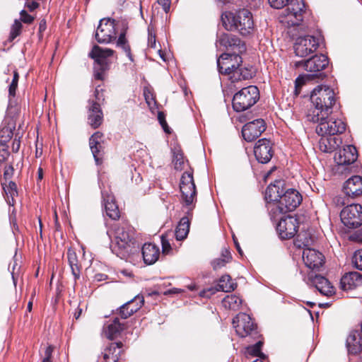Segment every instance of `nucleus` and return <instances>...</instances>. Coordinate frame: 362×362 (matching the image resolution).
Here are the masks:
<instances>
[{"instance_id":"nucleus-1","label":"nucleus","mask_w":362,"mask_h":362,"mask_svg":"<svg viewBox=\"0 0 362 362\" xmlns=\"http://www.w3.org/2000/svg\"><path fill=\"white\" fill-rule=\"evenodd\" d=\"M216 47H223L230 53H223L217 59V67L220 74H230L233 69L242 64L240 54L245 52V43L239 37L232 34L222 33L217 37Z\"/></svg>"},{"instance_id":"nucleus-2","label":"nucleus","mask_w":362,"mask_h":362,"mask_svg":"<svg viewBox=\"0 0 362 362\" xmlns=\"http://www.w3.org/2000/svg\"><path fill=\"white\" fill-rule=\"evenodd\" d=\"M334 90L326 86H318L311 92L310 101L313 108L308 110L306 117L309 122H319L332 113L336 103Z\"/></svg>"},{"instance_id":"nucleus-3","label":"nucleus","mask_w":362,"mask_h":362,"mask_svg":"<svg viewBox=\"0 0 362 362\" xmlns=\"http://www.w3.org/2000/svg\"><path fill=\"white\" fill-rule=\"evenodd\" d=\"M222 22L228 30H237L242 35H250L255 29L252 13L245 8L235 13L226 12L222 15Z\"/></svg>"},{"instance_id":"nucleus-4","label":"nucleus","mask_w":362,"mask_h":362,"mask_svg":"<svg viewBox=\"0 0 362 362\" xmlns=\"http://www.w3.org/2000/svg\"><path fill=\"white\" fill-rule=\"evenodd\" d=\"M268 2L276 9L287 6L281 14V22L287 26L299 25L303 21L305 13V6L303 0H268Z\"/></svg>"},{"instance_id":"nucleus-5","label":"nucleus","mask_w":362,"mask_h":362,"mask_svg":"<svg viewBox=\"0 0 362 362\" xmlns=\"http://www.w3.org/2000/svg\"><path fill=\"white\" fill-rule=\"evenodd\" d=\"M301 194L295 189H288L280 197L278 202L269 205L268 210L272 219L296 209L302 202Z\"/></svg>"},{"instance_id":"nucleus-6","label":"nucleus","mask_w":362,"mask_h":362,"mask_svg":"<svg viewBox=\"0 0 362 362\" xmlns=\"http://www.w3.org/2000/svg\"><path fill=\"white\" fill-rule=\"evenodd\" d=\"M115 240L111 245L112 251L117 256L124 258L132 252L134 236L133 228L127 223H123L114 226Z\"/></svg>"},{"instance_id":"nucleus-7","label":"nucleus","mask_w":362,"mask_h":362,"mask_svg":"<svg viewBox=\"0 0 362 362\" xmlns=\"http://www.w3.org/2000/svg\"><path fill=\"white\" fill-rule=\"evenodd\" d=\"M259 99L257 86H249L242 88L233 98V108L235 112H243L252 107Z\"/></svg>"},{"instance_id":"nucleus-8","label":"nucleus","mask_w":362,"mask_h":362,"mask_svg":"<svg viewBox=\"0 0 362 362\" xmlns=\"http://www.w3.org/2000/svg\"><path fill=\"white\" fill-rule=\"evenodd\" d=\"M302 241L301 235L297 236L296 243L298 247H305L303 251V260L307 267L310 269H318L324 264V256L323 255L314 249L308 247L310 242V239L305 238V240L302 243H298Z\"/></svg>"},{"instance_id":"nucleus-9","label":"nucleus","mask_w":362,"mask_h":362,"mask_svg":"<svg viewBox=\"0 0 362 362\" xmlns=\"http://www.w3.org/2000/svg\"><path fill=\"white\" fill-rule=\"evenodd\" d=\"M116 21L110 18L101 19L98 25L95 37L98 43L108 44L117 38Z\"/></svg>"},{"instance_id":"nucleus-10","label":"nucleus","mask_w":362,"mask_h":362,"mask_svg":"<svg viewBox=\"0 0 362 362\" xmlns=\"http://www.w3.org/2000/svg\"><path fill=\"white\" fill-rule=\"evenodd\" d=\"M317 123L316 127V133L318 135L334 136L341 134L345 132L346 124L341 119H335L330 115L327 119L319 122H313Z\"/></svg>"},{"instance_id":"nucleus-11","label":"nucleus","mask_w":362,"mask_h":362,"mask_svg":"<svg viewBox=\"0 0 362 362\" xmlns=\"http://www.w3.org/2000/svg\"><path fill=\"white\" fill-rule=\"evenodd\" d=\"M341 222L349 228H358L362 224V206L360 204H349L340 214Z\"/></svg>"},{"instance_id":"nucleus-12","label":"nucleus","mask_w":362,"mask_h":362,"mask_svg":"<svg viewBox=\"0 0 362 362\" xmlns=\"http://www.w3.org/2000/svg\"><path fill=\"white\" fill-rule=\"evenodd\" d=\"M235 330L240 337H246L257 333V325L252 317L244 313H240L233 319Z\"/></svg>"},{"instance_id":"nucleus-13","label":"nucleus","mask_w":362,"mask_h":362,"mask_svg":"<svg viewBox=\"0 0 362 362\" xmlns=\"http://www.w3.org/2000/svg\"><path fill=\"white\" fill-rule=\"evenodd\" d=\"M319 47V38L313 35L300 36L296 38L293 45L296 54L300 57H305L313 53Z\"/></svg>"},{"instance_id":"nucleus-14","label":"nucleus","mask_w":362,"mask_h":362,"mask_svg":"<svg viewBox=\"0 0 362 362\" xmlns=\"http://www.w3.org/2000/svg\"><path fill=\"white\" fill-rule=\"evenodd\" d=\"M114 54V50L109 48H102L98 45H94L89 57L95 60V62L100 66L101 72H97L95 74V78L102 79V73L107 69V59Z\"/></svg>"},{"instance_id":"nucleus-15","label":"nucleus","mask_w":362,"mask_h":362,"mask_svg":"<svg viewBox=\"0 0 362 362\" xmlns=\"http://www.w3.org/2000/svg\"><path fill=\"white\" fill-rule=\"evenodd\" d=\"M298 228V223L296 218L293 216H287L280 218L276 230L282 239H290L296 234Z\"/></svg>"},{"instance_id":"nucleus-16","label":"nucleus","mask_w":362,"mask_h":362,"mask_svg":"<svg viewBox=\"0 0 362 362\" xmlns=\"http://www.w3.org/2000/svg\"><path fill=\"white\" fill-rule=\"evenodd\" d=\"M266 129L265 122L262 119H257L245 124L242 129L243 139L251 142L258 138Z\"/></svg>"},{"instance_id":"nucleus-17","label":"nucleus","mask_w":362,"mask_h":362,"mask_svg":"<svg viewBox=\"0 0 362 362\" xmlns=\"http://www.w3.org/2000/svg\"><path fill=\"white\" fill-rule=\"evenodd\" d=\"M256 159L261 163H267L273 156L272 141L267 139H259L254 147Z\"/></svg>"},{"instance_id":"nucleus-18","label":"nucleus","mask_w":362,"mask_h":362,"mask_svg":"<svg viewBox=\"0 0 362 362\" xmlns=\"http://www.w3.org/2000/svg\"><path fill=\"white\" fill-rule=\"evenodd\" d=\"M328 64V57L324 54H320L315 55L308 60L299 62L296 65L302 66L307 71L317 73L325 69Z\"/></svg>"},{"instance_id":"nucleus-19","label":"nucleus","mask_w":362,"mask_h":362,"mask_svg":"<svg viewBox=\"0 0 362 362\" xmlns=\"http://www.w3.org/2000/svg\"><path fill=\"white\" fill-rule=\"evenodd\" d=\"M308 284L315 286L316 289L324 296H332L334 293V288L325 277L310 273L308 274Z\"/></svg>"},{"instance_id":"nucleus-20","label":"nucleus","mask_w":362,"mask_h":362,"mask_svg":"<svg viewBox=\"0 0 362 362\" xmlns=\"http://www.w3.org/2000/svg\"><path fill=\"white\" fill-rule=\"evenodd\" d=\"M357 157L356 147L353 145H348L335 153L334 160L339 165H346L354 163Z\"/></svg>"},{"instance_id":"nucleus-21","label":"nucleus","mask_w":362,"mask_h":362,"mask_svg":"<svg viewBox=\"0 0 362 362\" xmlns=\"http://www.w3.org/2000/svg\"><path fill=\"white\" fill-rule=\"evenodd\" d=\"M89 145L96 164H100L104 154L103 134L94 133L89 139Z\"/></svg>"},{"instance_id":"nucleus-22","label":"nucleus","mask_w":362,"mask_h":362,"mask_svg":"<svg viewBox=\"0 0 362 362\" xmlns=\"http://www.w3.org/2000/svg\"><path fill=\"white\" fill-rule=\"evenodd\" d=\"M235 288V284L232 281L229 275H223L215 288H210L208 290H204L200 293L202 297L209 298L216 291L230 292Z\"/></svg>"},{"instance_id":"nucleus-23","label":"nucleus","mask_w":362,"mask_h":362,"mask_svg":"<svg viewBox=\"0 0 362 362\" xmlns=\"http://www.w3.org/2000/svg\"><path fill=\"white\" fill-rule=\"evenodd\" d=\"M343 191L346 197L355 198L362 194V177L358 175L352 176L344 184Z\"/></svg>"},{"instance_id":"nucleus-24","label":"nucleus","mask_w":362,"mask_h":362,"mask_svg":"<svg viewBox=\"0 0 362 362\" xmlns=\"http://www.w3.org/2000/svg\"><path fill=\"white\" fill-rule=\"evenodd\" d=\"M144 303L142 296H136L119 308V315L122 319H127L139 310Z\"/></svg>"},{"instance_id":"nucleus-25","label":"nucleus","mask_w":362,"mask_h":362,"mask_svg":"<svg viewBox=\"0 0 362 362\" xmlns=\"http://www.w3.org/2000/svg\"><path fill=\"white\" fill-rule=\"evenodd\" d=\"M101 195L107 216L113 220L118 219L119 218V211L115 202L114 197L103 189H101Z\"/></svg>"},{"instance_id":"nucleus-26","label":"nucleus","mask_w":362,"mask_h":362,"mask_svg":"<svg viewBox=\"0 0 362 362\" xmlns=\"http://www.w3.org/2000/svg\"><path fill=\"white\" fill-rule=\"evenodd\" d=\"M88 103V123L93 128L96 129L103 122V114L98 102L89 100Z\"/></svg>"},{"instance_id":"nucleus-27","label":"nucleus","mask_w":362,"mask_h":362,"mask_svg":"<svg viewBox=\"0 0 362 362\" xmlns=\"http://www.w3.org/2000/svg\"><path fill=\"white\" fill-rule=\"evenodd\" d=\"M346 346L351 354H358L362 351V322L360 330L350 332L346 339Z\"/></svg>"},{"instance_id":"nucleus-28","label":"nucleus","mask_w":362,"mask_h":362,"mask_svg":"<svg viewBox=\"0 0 362 362\" xmlns=\"http://www.w3.org/2000/svg\"><path fill=\"white\" fill-rule=\"evenodd\" d=\"M122 346V342L110 343L102 352L99 362H118Z\"/></svg>"},{"instance_id":"nucleus-29","label":"nucleus","mask_w":362,"mask_h":362,"mask_svg":"<svg viewBox=\"0 0 362 362\" xmlns=\"http://www.w3.org/2000/svg\"><path fill=\"white\" fill-rule=\"evenodd\" d=\"M362 285V275L357 272H351L344 274L340 281L341 288L344 291L352 290Z\"/></svg>"},{"instance_id":"nucleus-30","label":"nucleus","mask_w":362,"mask_h":362,"mask_svg":"<svg viewBox=\"0 0 362 362\" xmlns=\"http://www.w3.org/2000/svg\"><path fill=\"white\" fill-rule=\"evenodd\" d=\"M141 252L144 262L148 265L156 263L160 256L159 247L152 243H145Z\"/></svg>"},{"instance_id":"nucleus-31","label":"nucleus","mask_w":362,"mask_h":362,"mask_svg":"<svg viewBox=\"0 0 362 362\" xmlns=\"http://www.w3.org/2000/svg\"><path fill=\"white\" fill-rule=\"evenodd\" d=\"M321 138L319 140V148L320 151L325 153H330L337 149L342 141L339 138L333 137L329 135H320Z\"/></svg>"},{"instance_id":"nucleus-32","label":"nucleus","mask_w":362,"mask_h":362,"mask_svg":"<svg viewBox=\"0 0 362 362\" xmlns=\"http://www.w3.org/2000/svg\"><path fill=\"white\" fill-rule=\"evenodd\" d=\"M182 194V199L186 206L192 210L194 206V202L196 201L197 191L195 185L180 186Z\"/></svg>"},{"instance_id":"nucleus-33","label":"nucleus","mask_w":362,"mask_h":362,"mask_svg":"<svg viewBox=\"0 0 362 362\" xmlns=\"http://www.w3.org/2000/svg\"><path fill=\"white\" fill-rule=\"evenodd\" d=\"M230 77V80L233 82H238L242 80H247L252 77L253 71L252 69L242 67L238 66V68L233 69L230 74H227Z\"/></svg>"},{"instance_id":"nucleus-34","label":"nucleus","mask_w":362,"mask_h":362,"mask_svg":"<svg viewBox=\"0 0 362 362\" xmlns=\"http://www.w3.org/2000/svg\"><path fill=\"white\" fill-rule=\"evenodd\" d=\"M281 182H277L276 184L269 185L265 193V198L268 202L267 207L273 202H278L282 196V189L281 190Z\"/></svg>"},{"instance_id":"nucleus-35","label":"nucleus","mask_w":362,"mask_h":362,"mask_svg":"<svg viewBox=\"0 0 362 362\" xmlns=\"http://www.w3.org/2000/svg\"><path fill=\"white\" fill-rule=\"evenodd\" d=\"M127 30V26L126 24H123V30L120 33L118 39L117 40L116 45L117 47L122 49V50L125 52L127 57L130 61L133 62V57L131 52V48L128 43V40L126 38V33Z\"/></svg>"},{"instance_id":"nucleus-36","label":"nucleus","mask_w":362,"mask_h":362,"mask_svg":"<svg viewBox=\"0 0 362 362\" xmlns=\"http://www.w3.org/2000/svg\"><path fill=\"white\" fill-rule=\"evenodd\" d=\"M124 329V325L119 322L118 317H115L112 322L107 325L105 334L110 339L117 337Z\"/></svg>"},{"instance_id":"nucleus-37","label":"nucleus","mask_w":362,"mask_h":362,"mask_svg":"<svg viewBox=\"0 0 362 362\" xmlns=\"http://www.w3.org/2000/svg\"><path fill=\"white\" fill-rule=\"evenodd\" d=\"M4 191L6 194V199L8 205L13 206L15 204V197L18 196L17 185L13 181H9L6 185L2 183Z\"/></svg>"},{"instance_id":"nucleus-38","label":"nucleus","mask_w":362,"mask_h":362,"mask_svg":"<svg viewBox=\"0 0 362 362\" xmlns=\"http://www.w3.org/2000/svg\"><path fill=\"white\" fill-rule=\"evenodd\" d=\"M189 221L187 217H182L175 232V238L177 240H182L185 239L189 231Z\"/></svg>"},{"instance_id":"nucleus-39","label":"nucleus","mask_w":362,"mask_h":362,"mask_svg":"<svg viewBox=\"0 0 362 362\" xmlns=\"http://www.w3.org/2000/svg\"><path fill=\"white\" fill-rule=\"evenodd\" d=\"M222 304L226 308L236 310L240 307L242 299L234 294L228 295L222 300Z\"/></svg>"},{"instance_id":"nucleus-40","label":"nucleus","mask_w":362,"mask_h":362,"mask_svg":"<svg viewBox=\"0 0 362 362\" xmlns=\"http://www.w3.org/2000/svg\"><path fill=\"white\" fill-rule=\"evenodd\" d=\"M22 24L20 21L15 20L13 24L11 26L9 40H13L17 36L21 33Z\"/></svg>"},{"instance_id":"nucleus-41","label":"nucleus","mask_w":362,"mask_h":362,"mask_svg":"<svg viewBox=\"0 0 362 362\" xmlns=\"http://www.w3.org/2000/svg\"><path fill=\"white\" fill-rule=\"evenodd\" d=\"M195 185L192 172H185L180 179V186Z\"/></svg>"},{"instance_id":"nucleus-42","label":"nucleus","mask_w":362,"mask_h":362,"mask_svg":"<svg viewBox=\"0 0 362 362\" xmlns=\"http://www.w3.org/2000/svg\"><path fill=\"white\" fill-rule=\"evenodd\" d=\"M262 342L259 341L255 345L247 347V351L250 354L255 356L264 357L263 354L261 352Z\"/></svg>"},{"instance_id":"nucleus-43","label":"nucleus","mask_w":362,"mask_h":362,"mask_svg":"<svg viewBox=\"0 0 362 362\" xmlns=\"http://www.w3.org/2000/svg\"><path fill=\"white\" fill-rule=\"evenodd\" d=\"M19 79V75L17 71H14L13 80L9 85L8 93L10 96L14 97L16 95V90L18 87V82Z\"/></svg>"},{"instance_id":"nucleus-44","label":"nucleus","mask_w":362,"mask_h":362,"mask_svg":"<svg viewBox=\"0 0 362 362\" xmlns=\"http://www.w3.org/2000/svg\"><path fill=\"white\" fill-rule=\"evenodd\" d=\"M352 262L356 268L362 271V250L355 252L352 258Z\"/></svg>"},{"instance_id":"nucleus-45","label":"nucleus","mask_w":362,"mask_h":362,"mask_svg":"<svg viewBox=\"0 0 362 362\" xmlns=\"http://www.w3.org/2000/svg\"><path fill=\"white\" fill-rule=\"evenodd\" d=\"M148 44L152 48H155L156 45V34L151 27L148 28Z\"/></svg>"},{"instance_id":"nucleus-46","label":"nucleus","mask_w":362,"mask_h":362,"mask_svg":"<svg viewBox=\"0 0 362 362\" xmlns=\"http://www.w3.org/2000/svg\"><path fill=\"white\" fill-rule=\"evenodd\" d=\"M9 156V151L8 150V146L1 143L0 144V163L4 162Z\"/></svg>"},{"instance_id":"nucleus-47","label":"nucleus","mask_w":362,"mask_h":362,"mask_svg":"<svg viewBox=\"0 0 362 362\" xmlns=\"http://www.w3.org/2000/svg\"><path fill=\"white\" fill-rule=\"evenodd\" d=\"M67 259L69 266L75 265L78 262L76 252L71 250H69L67 252Z\"/></svg>"},{"instance_id":"nucleus-48","label":"nucleus","mask_w":362,"mask_h":362,"mask_svg":"<svg viewBox=\"0 0 362 362\" xmlns=\"http://www.w3.org/2000/svg\"><path fill=\"white\" fill-rule=\"evenodd\" d=\"M317 74H308L303 76H299L296 80V88H297L298 86L303 85L306 80L311 79L316 76Z\"/></svg>"},{"instance_id":"nucleus-49","label":"nucleus","mask_w":362,"mask_h":362,"mask_svg":"<svg viewBox=\"0 0 362 362\" xmlns=\"http://www.w3.org/2000/svg\"><path fill=\"white\" fill-rule=\"evenodd\" d=\"M226 263H228L227 261H226L223 258L220 257V258L215 259L211 262V265L214 270H217V269H221V267H224Z\"/></svg>"},{"instance_id":"nucleus-50","label":"nucleus","mask_w":362,"mask_h":362,"mask_svg":"<svg viewBox=\"0 0 362 362\" xmlns=\"http://www.w3.org/2000/svg\"><path fill=\"white\" fill-rule=\"evenodd\" d=\"M14 173V169L12 165L5 166L4 168V179L6 181L10 180Z\"/></svg>"},{"instance_id":"nucleus-51","label":"nucleus","mask_w":362,"mask_h":362,"mask_svg":"<svg viewBox=\"0 0 362 362\" xmlns=\"http://www.w3.org/2000/svg\"><path fill=\"white\" fill-rule=\"evenodd\" d=\"M158 119L160 124V125L162 126L163 130L167 132V133H170V131H169V127L168 126V124L165 121V115L163 112H159L158 115Z\"/></svg>"},{"instance_id":"nucleus-52","label":"nucleus","mask_w":362,"mask_h":362,"mask_svg":"<svg viewBox=\"0 0 362 362\" xmlns=\"http://www.w3.org/2000/svg\"><path fill=\"white\" fill-rule=\"evenodd\" d=\"M20 14L21 21L25 23H31L34 20V18L29 15L25 10L21 11Z\"/></svg>"},{"instance_id":"nucleus-53","label":"nucleus","mask_w":362,"mask_h":362,"mask_svg":"<svg viewBox=\"0 0 362 362\" xmlns=\"http://www.w3.org/2000/svg\"><path fill=\"white\" fill-rule=\"evenodd\" d=\"M144 95L146 103L149 105H151L154 102L153 93H151V91L149 89L145 88L144 90Z\"/></svg>"},{"instance_id":"nucleus-54","label":"nucleus","mask_w":362,"mask_h":362,"mask_svg":"<svg viewBox=\"0 0 362 362\" xmlns=\"http://www.w3.org/2000/svg\"><path fill=\"white\" fill-rule=\"evenodd\" d=\"M175 168L176 170H181L184 163L183 157L182 155H176L174 160Z\"/></svg>"},{"instance_id":"nucleus-55","label":"nucleus","mask_w":362,"mask_h":362,"mask_svg":"<svg viewBox=\"0 0 362 362\" xmlns=\"http://www.w3.org/2000/svg\"><path fill=\"white\" fill-rule=\"evenodd\" d=\"M162 249L163 253H168L171 250L170 244L165 236L161 237Z\"/></svg>"},{"instance_id":"nucleus-56","label":"nucleus","mask_w":362,"mask_h":362,"mask_svg":"<svg viewBox=\"0 0 362 362\" xmlns=\"http://www.w3.org/2000/svg\"><path fill=\"white\" fill-rule=\"evenodd\" d=\"M71 269V273L74 277V280L76 281L80 277V267L78 264H76L75 265L70 266Z\"/></svg>"},{"instance_id":"nucleus-57","label":"nucleus","mask_w":362,"mask_h":362,"mask_svg":"<svg viewBox=\"0 0 362 362\" xmlns=\"http://www.w3.org/2000/svg\"><path fill=\"white\" fill-rule=\"evenodd\" d=\"M158 3L160 5L165 13L170 11V0H158Z\"/></svg>"},{"instance_id":"nucleus-58","label":"nucleus","mask_w":362,"mask_h":362,"mask_svg":"<svg viewBox=\"0 0 362 362\" xmlns=\"http://www.w3.org/2000/svg\"><path fill=\"white\" fill-rule=\"evenodd\" d=\"M351 240L362 243V229L356 231L353 235H351Z\"/></svg>"},{"instance_id":"nucleus-59","label":"nucleus","mask_w":362,"mask_h":362,"mask_svg":"<svg viewBox=\"0 0 362 362\" xmlns=\"http://www.w3.org/2000/svg\"><path fill=\"white\" fill-rule=\"evenodd\" d=\"M221 258H223L228 262H230V260L231 259L230 252L227 248H224L222 250Z\"/></svg>"},{"instance_id":"nucleus-60","label":"nucleus","mask_w":362,"mask_h":362,"mask_svg":"<svg viewBox=\"0 0 362 362\" xmlns=\"http://www.w3.org/2000/svg\"><path fill=\"white\" fill-rule=\"evenodd\" d=\"M52 352H53L52 346H47L45 349V358L43 359H47V361H51Z\"/></svg>"},{"instance_id":"nucleus-61","label":"nucleus","mask_w":362,"mask_h":362,"mask_svg":"<svg viewBox=\"0 0 362 362\" xmlns=\"http://www.w3.org/2000/svg\"><path fill=\"white\" fill-rule=\"evenodd\" d=\"M25 6L30 11H33L39 6V4L35 1H31L27 2Z\"/></svg>"},{"instance_id":"nucleus-62","label":"nucleus","mask_w":362,"mask_h":362,"mask_svg":"<svg viewBox=\"0 0 362 362\" xmlns=\"http://www.w3.org/2000/svg\"><path fill=\"white\" fill-rule=\"evenodd\" d=\"M21 146V142L19 139H14L12 144V150L14 152H18Z\"/></svg>"},{"instance_id":"nucleus-63","label":"nucleus","mask_w":362,"mask_h":362,"mask_svg":"<svg viewBox=\"0 0 362 362\" xmlns=\"http://www.w3.org/2000/svg\"><path fill=\"white\" fill-rule=\"evenodd\" d=\"M334 203L337 204V205H344L346 204V200H345V198L344 197H337L334 198Z\"/></svg>"},{"instance_id":"nucleus-64","label":"nucleus","mask_w":362,"mask_h":362,"mask_svg":"<svg viewBox=\"0 0 362 362\" xmlns=\"http://www.w3.org/2000/svg\"><path fill=\"white\" fill-rule=\"evenodd\" d=\"M182 292V290L180 288H173L172 289H169L166 291L164 294L165 295H170V294H177L180 293Z\"/></svg>"}]
</instances>
